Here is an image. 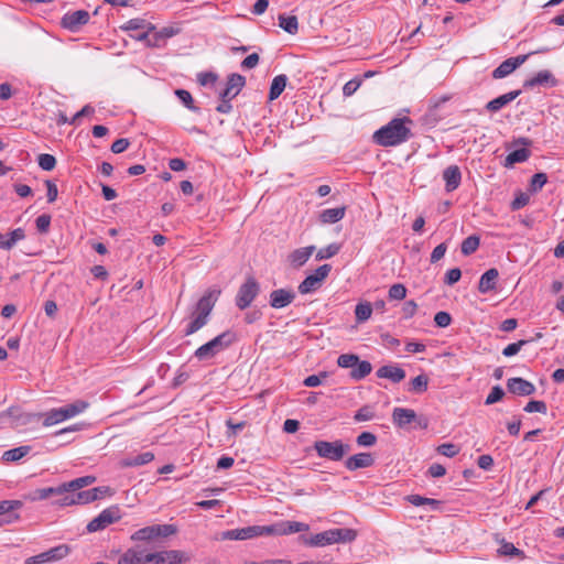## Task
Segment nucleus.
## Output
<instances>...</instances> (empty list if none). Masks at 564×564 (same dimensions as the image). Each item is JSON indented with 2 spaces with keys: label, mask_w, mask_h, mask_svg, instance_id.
Returning a JSON list of instances; mask_svg holds the SVG:
<instances>
[{
  "label": "nucleus",
  "mask_w": 564,
  "mask_h": 564,
  "mask_svg": "<svg viewBox=\"0 0 564 564\" xmlns=\"http://www.w3.org/2000/svg\"><path fill=\"white\" fill-rule=\"evenodd\" d=\"M260 292V285L253 276H248L240 285L236 295V305L240 310H246Z\"/></svg>",
  "instance_id": "obj_8"
},
{
  "label": "nucleus",
  "mask_w": 564,
  "mask_h": 564,
  "mask_svg": "<svg viewBox=\"0 0 564 564\" xmlns=\"http://www.w3.org/2000/svg\"><path fill=\"white\" fill-rule=\"evenodd\" d=\"M176 532L172 524H155L137 530L132 535L133 541H151L159 536H169Z\"/></svg>",
  "instance_id": "obj_9"
},
{
  "label": "nucleus",
  "mask_w": 564,
  "mask_h": 564,
  "mask_svg": "<svg viewBox=\"0 0 564 564\" xmlns=\"http://www.w3.org/2000/svg\"><path fill=\"white\" fill-rule=\"evenodd\" d=\"M31 452V446L22 445L9 451H6L2 454V459L7 463H13L22 459Z\"/></svg>",
  "instance_id": "obj_36"
},
{
  "label": "nucleus",
  "mask_w": 564,
  "mask_h": 564,
  "mask_svg": "<svg viewBox=\"0 0 564 564\" xmlns=\"http://www.w3.org/2000/svg\"><path fill=\"white\" fill-rule=\"evenodd\" d=\"M530 200V197L528 194L525 193H520L519 195L516 196V198L511 202V209L512 210H518L522 207H524L525 205H528Z\"/></svg>",
  "instance_id": "obj_64"
},
{
  "label": "nucleus",
  "mask_w": 564,
  "mask_h": 564,
  "mask_svg": "<svg viewBox=\"0 0 564 564\" xmlns=\"http://www.w3.org/2000/svg\"><path fill=\"white\" fill-rule=\"evenodd\" d=\"M295 299V293L290 289H278L270 294V305L273 308H283Z\"/></svg>",
  "instance_id": "obj_19"
},
{
  "label": "nucleus",
  "mask_w": 564,
  "mask_h": 564,
  "mask_svg": "<svg viewBox=\"0 0 564 564\" xmlns=\"http://www.w3.org/2000/svg\"><path fill=\"white\" fill-rule=\"evenodd\" d=\"M530 151L525 148L517 149L507 155L505 166L509 167L516 163L525 162L530 158Z\"/></svg>",
  "instance_id": "obj_39"
},
{
  "label": "nucleus",
  "mask_w": 564,
  "mask_h": 564,
  "mask_svg": "<svg viewBox=\"0 0 564 564\" xmlns=\"http://www.w3.org/2000/svg\"><path fill=\"white\" fill-rule=\"evenodd\" d=\"M70 552V549L66 544H59L55 547H52L45 552L40 553L41 562L43 563H50V562H56L64 557H66Z\"/></svg>",
  "instance_id": "obj_27"
},
{
  "label": "nucleus",
  "mask_w": 564,
  "mask_h": 564,
  "mask_svg": "<svg viewBox=\"0 0 564 564\" xmlns=\"http://www.w3.org/2000/svg\"><path fill=\"white\" fill-rule=\"evenodd\" d=\"M411 123L408 117L394 118L373 133V141L384 148L400 145L412 137Z\"/></svg>",
  "instance_id": "obj_1"
},
{
  "label": "nucleus",
  "mask_w": 564,
  "mask_h": 564,
  "mask_svg": "<svg viewBox=\"0 0 564 564\" xmlns=\"http://www.w3.org/2000/svg\"><path fill=\"white\" fill-rule=\"evenodd\" d=\"M546 182L547 175L545 173H535L531 178L530 191L533 193L541 191Z\"/></svg>",
  "instance_id": "obj_52"
},
{
  "label": "nucleus",
  "mask_w": 564,
  "mask_h": 564,
  "mask_svg": "<svg viewBox=\"0 0 564 564\" xmlns=\"http://www.w3.org/2000/svg\"><path fill=\"white\" fill-rule=\"evenodd\" d=\"M406 500L415 507L429 506L430 510L433 511H440L443 506V502L441 500L425 498L420 495H410L406 497Z\"/></svg>",
  "instance_id": "obj_31"
},
{
  "label": "nucleus",
  "mask_w": 564,
  "mask_h": 564,
  "mask_svg": "<svg viewBox=\"0 0 564 564\" xmlns=\"http://www.w3.org/2000/svg\"><path fill=\"white\" fill-rule=\"evenodd\" d=\"M372 370V366L367 360H358V364L351 369L350 377L351 379L359 381L366 378Z\"/></svg>",
  "instance_id": "obj_37"
},
{
  "label": "nucleus",
  "mask_w": 564,
  "mask_h": 564,
  "mask_svg": "<svg viewBox=\"0 0 564 564\" xmlns=\"http://www.w3.org/2000/svg\"><path fill=\"white\" fill-rule=\"evenodd\" d=\"M529 343H530V340L520 339L516 343L509 344L508 346H506L502 349V355L505 357H512V356L517 355L521 350V348Z\"/></svg>",
  "instance_id": "obj_53"
},
{
  "label": "nucleus",
  "mask_w": 564,
  "mask_h": 564,
  "mask_svg": "<svg viewBox=\"0 0 564 564\" xmlns=\"http://www.w3.org/2000/svg\"><path fill=\"white\" fill-rule=\"evenodd\" d=\"M498 553L500 555H505V556H520L522 558L524 557L523 551L516 547L511 542H507V541L501 542Z\"/></svg>",
  "instance_id": "obj_46"
},
{
  "label": "nucleus",
  "mask_w": 564,
  "mask_h": 564,
  "mask_svg": "<svg viewBox=\"0 0 564 564\" xmlns=\"http://www.w3.org/2000/svg\"><path fill=\"white\" fill-rule=\"evenodd\" d=\"M557 80L550 70H540L531 78L527 79L523 84L524 88H534L538 86L554 87Z\"/></svg>",
  "instance_id": "obj_16"
},
{
  "label": "nucleus",
  "mask_w": 564,
  "mask_h": 564,
  "mask_svg": "<svg viewBox=\"0 0 564 564\" xmlns=\"http://www.w3.org/2000/svg\"><path fill=\"white\" fill-rule=\"evenodd\" d=\"M346 208L344 206L336 208H327L319 214V220L323 224H335L344 218Z\"/></svg>",
  "instance_id": "obj_32"
},
{
  "label": "nucleus",
  "mask_w": 564,
  "mask_h": 564,
  "mask_svg": "<svg viewBox=\"0 0 564 564\" xmlns=\"http://www.w3.org/2000/svg\"><path fill=\"white\" fill-rule=\"evenodd\" d=\"M308 524L297 521H279L270 525H264L265 535H288L305 532L308 531Z\"/></svg>",
  "instance_id": "obj_10"
},
{
  "label": "nucleus",
  "mask_w": 564,
  "mask_h": 564,
  "mask_svg": "<svg viewBox=\"0 0 564 564\" xmlns=\"http://www.w3.org/2000/svg\"><path fill=\"white\" fill-rule=\"evenodd\" d=\"M111 489L109 487H96L88 490H77L72 495H67L61 499L55 500V505L58 507H67L74 505H86L95 500L104 498L106 495H110Z\"/></svg>",
  "instance_id": "obj_5"
},
{
  "label": "nucleus",
  "mask_w": 564,
  "mask_h": 564,
  "mask_svg": "<svg viewBox=\"0 0 564 564\" xmlns=\"http://www.w3.org/2000/svg\"><path fill=\"white\" fill-rule=\"evenodd\" d=\"M39 166L44 171H52L56 165V159L52 154L43 153L37 158Z\"/></svg>",
  "instance_id": "obj_48"
},
{
  "label": "nucleus",
  "mask_w": 564,
  "mask_h": 564,
  "mask_svg": "<svg viewBox=\"0 0 564 564\" xmlns=\"http://www.w3.org/2000/svg\"><path fill=\"white\" fill-rule=\"evenodd\" d=\"M499 276V272L497 269L491 268L487 270L479 280L478 291L482 294H486L496 289V282Z\"/></svg>",
  "instance_id": "obj_28"
},
{
  "label": "nucleus",
  "mask_w": 564,
  "mask_h": 564,
  "mask_svg": "<svg viewBox=\"0 0 564 564\" xmlns=\"http://www.w3.org/2000/svg\"><path fill=\"white\" fill-rule=\"evenodd\" d=\"M523 410L528 413L538 412V413L546 414L547 406L544 401L531 400L527 403V405L524 406Z\"/></svg>",
  "instance_id": "obj_55"
},
{
  "label": "nucleus",
  "mask_w": 564,
  "mask_h": 564,
  "mask_svg": "<svg viewBox=\"0 0 564 564\" xmlns=\"http://www.w3.org/2000/svg\"><path fill=\"white\" fill-rule=\"evenodd\" d=\"M406 296V288L401 283H395L389 289V299L401 301Z\"/></svg>",
  "instance_id": "obj_56"
},
{
  "label": "nucleus",
  "mask_w": 564,
  "mask_h": 564,
  "mask_svg": "<svg viewBox=\"0 0 564 564\" xmlns=\"http://www.w3.org/2000/svg\"><path fill=\"white\" fill-rule=\"evenodd\" d=\"M375 417V411L370 405L361 406L354 415L356 422L370 421Z\"/></svg>",
  "instance_id": "obj_50"
},
{
  "label": "nucleus",
  "mask_w": 564,
  "mask_h": 564,
  "mask_svg": "<svg viewBox=\"0 0 564 564\" xmlns=\"http://www.w3.org/2000/svg\"><path fill=\"white\" fill-rule=\"evenodd\" d=\"M88 406L89 403L87 401L76 400L73 403L66 404L58 409H52L45 413L30 414L29 421L40 420L43 417V425L52 426L83 413Z\"/></svg>",
  "instance_id": "obj_2"
},
{
  "label": "nucleus",
  "mask_w": 564,
  "mask_h": 564,
  "mask_svg": "<svg viewBox=\"0 0 564 564\" xmlns=\"http://www.w3.org/2000/svg\"><path fill=\"white\" fill-rule=\"evenodd\" d=\"M279 26L283 29L289 34H296L299 31V21L295 15H279Z\"/></svg>",
  "instance_id": "obj_38"
},
{
  "label": "nucleus",
  "mask_w": 564,
  "mask_h": 564,
  "mask_svg": "<svg viewBox=\"0 0 564 564\" xmlns=\"http://www.w3.org/2000/svg\"><path fill=\"white\" fill-rule=\"evenodd\" d=\"M24 238L25 234L22 228H17L10 234H0V249L10 250Z\"/></svg>",
  "instance_id": "obj_29"
},
{
  "label": "nucleus",
  "mask_w": 564,
  "mask_h": 564,
  "mask_svg": "<svg viewBox=\"0 0 564 564\" xmlns=\"http://www.w3.org/2000/svg\"><path fill=\"white\" fill-rule=\"evenodd\" d=\"M437 452L446 457H454L458 454L459 449L455 444L444 443L437 447Z\"/></svg>",
  "instance_id": "obj_60"
},
{
  "label": "nucleus",
  "mask_w": 564,
  "mask_h": 564,
  "mask_svg": "<svg viewBox=\"0 0 564 564\" xmlns=\"http://www.w3.org/2000/svg\"><path fill=\"white\" fill-rule=\"evenodd\" d=\"M507 389L510 393L520 397L532 395L536 391V388L532 382L520 377L508 379Z\"/></svg>",
  "instance_id": "obj_15"
},
{
  "label": "nucleus",
  "mask_w": 564,
  "mask_h": 564,
  "mask_svg": "<svg viewBox=\"0 0 564 564\" xmlns=\"http://www.w3.org/2000/svg\"><path fill=\"white\" fill-rule=\"evenodd\" d=\"M339 251V246L337 243H330L326 248L319 249L316 253V260L329 259L336 256Z\"/></svg>",
  "instance_id": "obj_54"
},
{
  "label": "nucleus",
  "mask_w": 564,
  "mask_h": 564,
  "mask_svg": "<svg viewBox=\"0 0 564 564\" xmlns=\"http://www.w3.org/2000/svg\"><path fill=\"white\" fill-rule=\"evenodd\" d=\"M378 378L389 379L393 383H399L405 378V371L393 365H386L380 367L376 372Z\"/></svg>",
  "instance_id": "obj_23"
},
{
  "label": "nucleus",
  "mask_w": 564,
  "mask_h": 564,
  "mask_svg": "<svg viewBox=\"0 0 564 564\" xmlns=\"http://www.w3.org/2000/svg\"><path fill=\"white\" fill-rule=\"evenodd\" d=\"M306 543L311 546H325L333 544V533L330 530L316 533L306 541Z\"/></svg>",
  "instance_id": "obj_41"
},
{
  "label": "nucleus",
  "mask_w": 564,
  "mask_h": 564,
  "mask_svg": "<svg viewBox=\"0 0 564 564\" xmlns=\"http://www.w3.org/2000/svg\"><path fill=\"white\" fill-rule=\"evenodd\" d=\"M319 286L321 283H318V278H315L312 274H310L300 283L299 292L301 294H308L316 291Z\"/></svg>",
  "instance_id": "obj_44"
},
{
  "label": "nucleus",
  "mask_w": 564,
  "mask_h": 564,
  "mask_svg": "<svg viewBox=\"0 0 564 564\" xmlns=\"http://www.w3.org/2000/svg\"><path fill=\"white\" fill-rule=\"evenodd\" d=\"M235 340V333L226 330L216 336L215 338H213L212 340H209L208 343L198 347L195 350L194 356L200 361L209 360L214 358L218 352L228 348Z\"/></svg>",
  "instance_id": "obj_4"
},
{
  "label": "nucleus",
  "mask_w": 564,
  "mask_h": 564,
  "mask_svg": "<svg viewBox=\"0 0 564 564\" xmlns=\"http://www.w3.org/2000/svg\"><path fill=\"white\" fill-rule=\"evenodd\" d=\"M521 94V90H512L507 94H503L490 101H488L485 106L486 110L489 112H497L507 105H509L511 101H513L519 95Z\"/></svg>",
  "instance_id": "obj_24"
},
{
  "label": "nucleus",
  "mask_w": 564,
  "mask_h": 564,
  "mask_svg": "<svg viewBox=\"0 0 564 564\" xmlns=\"http://www.w3.org/2000/svg\"><path fill=\"white\" fill-rule=\"evenodd\" d=\"M314 251V246L299 248L289 254L288 260L293 268L299 269L307 262Z\"/></svg>",
  "instance_id": "obj_22"
},
{
  "label": "nucleus",
  "mask_w": 564,
  "mask_h": 564,
  "mask_svg": "<svg viewBox=\"0 0 564 564\" xmlns=\"http://www.w3.org/2000/svg\"><path fill=\"white\" fill-rule=\"evenodd\" d=\"M175 95L188 110L193 112L199 111V108L194 105V99L188 90L176 89Z\"/></svg>",
  "instance_id": "obj_45"
},
{
  "label": "nucleus",
  "mask_w": 564,
  "mask_h": 564,
  "mask_svg": "<svg viewBox=\"0 0 564 564\" xmlns=\"http://www.w3.org/2000/svg\"><path fill=\"white\" fill-rule=\"evenodd\" d=\"M314 449L319 457L338 462L343 459L345 454L350 449V446L348 444H344L341 441H316L314 443Z\"/></svg>",
  "instance_id": "obj_6"
},
{
  "label": "nucleus",
  "mask_w": 564,
  "mask_h": 564,
  "mask_svg": "<svg viewBox=\"0 0 564 564\" xmlns=\"http://www.w3.org/2000/svg\"><path fill=\"white\" fill-rule=\"evenodd\" d=\"M359 357L355 354H343L337 358V365L341 368H354Z\"/></svg>",
  "instance_id": "obj_51"
},
{
  "label": "nucleus",
  "mask_w": 564,
  "mask_h": 564,
  "mask_svg": "<svg viewBox=\"0 0 564 564\" xmlns=\"http://www.w3.org/2000/svg\"><path fill=\"white\" fill-rule=\"evenodd\" d=\"M392 421L398 427L404 429L416 421V413L412 409L394 408L392 412Z\"/></svg>",
  "instance_id": "obj_21"
},
{
  "label": "nucleus",
  "mask_w": 564,
  "mask_h": 564,
  "mask_svg": "<svg viewBox=\"0 0 564 564\" xmlns=\"http://www.w3.org/2000/svg\"><path fill=\"white\" fill-rule=\"evenodd\" d=\"M375 464V457L371 453H358L348 457L345 462V467L350 470H357L360 468H368Z\"/></svg>",
  "instance_id": "obj_18"
},
{
  "label": "nucleus",
  "mask_w": 564,
  "mask_h": 564,
  "mask_svg": "<svg viewBox=\"0 0 564 564\" xmlns=\"http://www.w3.org/2000/svg\"><path fill=\"white\" fill-rule=\"evenodd\" d=\"M334 543L352 542L357 538V532L349 528L330 529Z\"/></svg>",
  "instance_id": "obj_34"
},
{
  "label": "nucleus",
  "mask_w": 564,
  "mask_h": 564,
  "mask_svg": "<svg viewBox=\"0 0 564 564\" xmlns=\"http://www.w3.org/2000/svg\"><path fill=\"white\" fill-rule=\"evenodd\" d=\"M148 561L151 564H182L188 561L184 552L177 550L148 553Z\"/></svg>",
  "instance_id": "obj_13"
},
{
  "label": "nucleus",
  "mask_w": 564,
  "mask_h": 564,
  "mask_svg": "<svg viewBox=\"0 0 564 564\" xmlns=\"http://www.w3.org/2000/svg\"><path fill=\"white\" fill-rule=\"evenodd\" d=\"M434 322L438 327H447L452 323V316L444 311L437 312L434 316Z\"/></svg>",
  "instance_id": "obj_61"
},
{
  "label": "nucleus",
  "mask_w": 564,
  "mask_h": 564,
  "mask_svg": "<svg viewBox=\"0 0 564 564\" xmlns=\"http://www.w3.org/2000/svg\"><path fill=\"white\" fill-rule=\"evenodd\" d=\"M148 554L139 547L128 549L118 560V564H149Z\"/></svg>",
  "instance_id": "obj_25"
},
{
  "label": "nucleus",
  "mask_w": 564,
  "mask_h": 564,
  "mask_svg": "<svg viewBox=\"0 0 564 564\" xmlns=\"http://www.w3.org/2000/svg\"><path fill=\"white\" fill-rule=\"evenodd\" d=\"M95 480L96 478L94 476H83L68 482H64L57 487L40 488L33 492L32 499L45 500L52 496H59L58 499H61L67 495L74 494L79 489H83L84 487L91 485L95 482Z\"/></svg>",
  "instance_id": "obj_3"
},
{
  "label": "nucleus",
  "mask_w": 564,
  "mask_h": 564,
  "mask_svg": "<svg viewBox=\"0 0 564 564\" xmlns=\"http://www.w3.org/2000/svg\"><path fill=\"white\" fill-rule=\"evenodd\" d=\"M95 112V109L94 107H91L90 105H86L84 106L78 112H76L72 118H70V121H69V124H77L78 123V120L83 117H86V116H90Z\"/></svg>",
  "instance_id": "obj_62"
},
{
  "label": "nucleus",
  "mask_w": 564,
  "mask_h": 564,
  "mask_svg": "<svg viewBox=\"0 0 564 564\" xmlns=\"http://www.w3.org/2000/svg\"><path fill=\"white\" fill-rule=\"evenodd\" d=\"M411 388L410 390L415 393H422L427 390L429 386V378L425 375H419L415 378H413L410 382Z\"/></svg>",
  "instance_id": "obj_47"
},
{
  "label": "nucleus",
  "mask_w": 564,
  "mask_h": 564,
  "mask_svg": "<svg viewBox=\"0 0 564 564\" xmlns=\"http://www.w3.org/2000/svg\"><path fill=\"white\" fill-rule=\"evenodd\" d=\"M361 79L359 78H352L349 82H347L343 87V94L345 97L352 96L356 90L360 87Z\"/></svg>",
  "instance_id": "obj_59"
},
{
  "label": "nucleus",
  "mask_w": 564,
  "mask_h": 564,
  "mask_svg": "<svg viewBox=\"0 0 564 564\" xmlns=\"http://www.w3.org/2000/svg\"><path fill=\"white\" fill-rule=\"evenodd\" d=\"M288 83V77L284 74L278 75L272 79L270 91H269V99L275 100L280 97V95L285 89Z\"/></svg>",
  "instance_id": "obj_35"
},
{
  "label": "nucleus",
  "mask_w": 564,
  "mask_h": 564,
  "mask_svg": "<svg viewBox=\"0 0 564 564\" xmlns=\"http://www.w3.org/2000/svg\"><path fill=\"white\" fill-rule=\"evenodd\" d=\"M479 243H480L479 237L476 235H471L463 240L462 246H460V251L464 256H469L478 249Z\"/></svg>",
  "instance_id": "obj_43"
},
{
  "label": "nucleus",
  "mask_w": 564,
  "mask_h": 564,
  "mask_svg": "<svg viewBox=\"0 0 564 564\" xmlns=\"http://www.w3.org/2000/svg\"><path fill=\"white\" fill-rule=\"evenodd\" d=\"M89 19L90 14L86 10L68 11L63 15L61 25L70 32H78L89 22Z\"/></svg>",
  "instance_id": "obj_12"
},
{
  "label": "nucleus",
  "mask_w": 564,
  "mask_h": 564,
  "mask_svg": "<svg viewBox=\"0 0 564 564\" xmlns=\"http://www.w3.org/2000/svg\"><path fill=\"white\" fill-rule=\"evenodd\" d=\"M246 85V78L240 74H231L228 76L226 88L220 93V98L234 99Z\"/></svg>",
  "instance_id": "obj_17"
},
{
  "label": "nucleus",
  "mask_w": 564,
  "mask_h": 564,
  "mask_svg": "<svg viewBox=\"0 0 564 564\" xmlns=\"http://www.w3.org/2000/svg\"><path fill=\"white\" fill-rule=\"evenodd\" d=\"M22 507V502L20 500H1L0 501V516L7 514L8 518L4 520V523H12L19 520L20 516L18 513H11L12 511L20 509Z\"/></svg>",
  "instance_id": "obj_30"
},
{
  "label": "nucleus",
  "mask_w": 564,
  "mask_h": 564,
  "mask_svg": "<svg viewBox=\"0 0 564 564\" xmlns=\"http://www.w3.org/2000/svg\"><path fill=\"white\" fill-rule=\"evenodd\" d=\"M372 306L369 302H360L355 307V317L357 323H364L371 317Z\"/></svg>",
  "instance_id": "obj_42"
},
{
  "label": "nucleus",
  "mask_w": 564,
  "mask_h": 564,
  "mask_svg": "<svg viewBox=\"0 0 564 564\" xmlns=\"http://www.w3.org/2000/svg\"><path fill=\"white\" fill-rule=\"evenodd\" d=\"M356 443L361 447H371L377 443V436L371 432H362L357 436Z\"/></svg>",
  "instance_id": "obj_49"
},
{
  "label": "nucleus",
  "mask_w": 564,
  "mask_h": 564,
  "mask_svg": "<svg viewBox=\"0 0 564 564\" xmlns=\"http://www.w3.org/2000/svg\"><path fill=\"white\" fill-rule=\"evenodd\" d=\"M219 294L220 290L217 289L206 292V294L198 300L195 312L202 313L204 316H209Z\"/></svg>",
  "instance_id": "obj_20"
},
{
  "label": "nucleus",
  "mask_w": 564,
  "mask_h": 564,
  "mask_svg": "<svg viewBox=\"0 0 564 564\" xmlns=\"http://www.w3.org/2000/svg\"><path fill=\"white\" fill-rule=\"evenodd\" d=\"M51 219V216L47 214L40 215L35 220L37 231L46 234L50 230Z\"/></svg>",
  "instance_id": "obj_58"
},
{
  "label": "nucleus",
  "mask_w": 564,
  "mask_h": 564,
  "mask_svg": "<svg viewBox=\"0 0 564 564\" xmlns=\"http://www.w3.org/2000/svg\"><path fill=\"white\" fill-rule=\"evenodd\" d=\"M326 377V372H321L319 375H311L304 379L303 384L310 388L317 387L322 383V379H325Z\"/></svg>",
  "instance_id": "obj_63"
},
{
  "label": "nucleus",
  "mask_w": 564,
  "mask_h": 564,
  "mask_svg": "<svg viewBox=\"0 0 564 564\" xmlns=\"http://www.w3.org/2000/svg\"><path fill=\"white\" fill-rule=\"evenodd\" d=\"M443 178L445 181V188L447 192L455 191L462 181V173L457 165H449L443 172Z\"/></svg>",
  "instance_id": "obj_26"
},
{
  "label": "nucleus",
  "mask_w": 564,
  "mask_h": 564,
  "mask_svg": "<svg viewBox=\"0 0 564 564\" xmlns=\"http://www.w3.org/2000/svg\"><path fill=\"white\" fill-rule=\"evenodd\" d=\"M208 322V316H204L202 315V313H198V312H195L193 313V318L192 321L188 323L186 329H185V335L188 336V335H192L194 333H196L197 330H199L203 326H205Z\"/></svg>",
  "instance_id": "obj_40"
},
{
  "label": "nucleus",
  "mask_w": 564,
  "mask_h": 564,
  "mask_svg": "<svg viewBox=\"0 0 564 564\" xmlns=\"http://www.w3.org/2000/svg\"><path fill=\"white\" fill-rule=\"evenodd\" d=\"M531 54L532 53L507 58L497 68L494 69L492 77L495 79H501L507 77L508 75L513 73L519 66H521Z\"/></svg>",
  "instance_id": "obj_14"
},
{
  "label": "nucleus",
  "mask_w": 564,
  "mask_h": 564,
  "mask_svg": "<svg viewBox=\"0 0 564 564\" xmlns=\"http://www.w3.org/2000/svg\"><path fill=\"white\" fill-rule=\"evenodd\" d=\"M265 535L264 525H250L227 530L215 535L216 541H245L258 536Z\"/></svg>",
  "instance_id": "obj_7"
},
{
  "label": "nucleus",
  "mask_w": 564,
  "mask_h": 564,
  "mask_svg": "<svg viewBox=\"0 0 564 564\" xmlns=\"http://www.w3.org/2000/svg\"><path fill=\"white\" fill-rule=\"evenodd\" d=\"M505 397V391L500 386L492 387L491 391L487 395L485 400L486 405L494 404L498 401H500Z\"/></svg>",
  "instance_id": "obj_57"
},
{
  "label": "nucleus",
  "mask_w": 564,
  "mask_h": 564,
  "mask_svg": "<svg viewBox=\"0 0 564 564\" xmlns=\"http://www.w3.org/2000/svg\"><path fill=\"white\" fill-rule=\"evenodd\" d=\"M153 459H154V454L152 452H144V453L138 454L135 456L124 458L121 462V466L122 467L142 466V465L149 464Z\"/></svg>",
  "instance_id": "obj_33"
},
{
  "label": "nucleus",
  "mask_w": 564,
  "mask_h": 564,
  "mask_svg": "<svg viewBox=\"0 0 564 564\" xmlns=\"http://www.w3.org/2000/svg\"><path fill=\"white\" fill-rule=\"evenodd\" d=\"M120 519V510L118 507H110L102 510L96 518L87 524L88 532H97L106 529L109 524Z\"/></svg>",
  "instance_id": "obj_11"
}]
</instances>
